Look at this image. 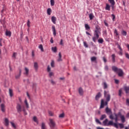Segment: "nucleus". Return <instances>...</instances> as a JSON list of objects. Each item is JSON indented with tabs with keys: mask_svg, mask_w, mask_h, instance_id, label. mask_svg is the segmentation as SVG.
I'll return each instance as SVG.
<instances>
[{
	"mask_svg": "<svg viewBox=\"0 0 129 129\" xmlns=\"http://www.w3.org/2000/svg\"><path fill=\"white\" fill-rule=\"evenodd\" d=\"M52 30L53 36H56V28H55V26L53 25L52 26Z\"/></svg>",
	"mask_w": 129,
	"mask_h": 129,
	"instance_id": "f8f14e48",
	"label": "nucleus"
},
{
	"mask_svg": "<svg viewBox=\"0 0 129 129\" xmlns=\"http://www.w3.org/2000/svg\"><path fill=\"white\" fill-rule=\"evenodd\" d=\"M104 95L105 98L106 99V101L104 102V100H103V99H101L100 108H103V107H104V105L107 106L109 101H110V94H109V91H104Z\"/></svg>",
	"mask_w": 129,
	"mask_h": 129,
	"instance_id": "f257e3e1",
	"label": "nucleus"
},
{
	"mask_svg": "<svg viewBox=\"0 0 129 129\" xmlns=\"http://www.w3.org/2000/svg\"><path fill=\"white\" fill-rule=\"evenodd\" d=\"M33 120L34 121H35V122H36L37 123H38V119H37V117L36 116L33 117Z\"/></svg>",
	"mask_w": 129,
	"mask_h": 129,
	"instance_id": "37998d69",
	"label": "nucleus"
},
{
	"mask_svg": "<svg viewBox=\"0 0 129 129\" xmlns=\"http://www.w3.org/2000/svg\"><path fill=\"white\" fill-rule=\"evenodd\" d=\"M118 54H119L120 56H122V50H120V51L118 52Z\"/></svg>",
	"mask_w": 129,
	"mask_h": 129,
	"instance_id": "4d7b16f0",
	"label": "nucleus"
},
{
	"mask_svg": "<svg viewBox=\"0 0 129 129\" xmlns=\"http://www.w3.org/2000/svg\"><path fill=\"white\" fill-rule=\"evenodd\" d=\"M114 34H115L116 37H119V34H118V32H117V30H116V29H114Z\"/></svg>",
	"mask_w": 129,
	"mask_h": 129,
	"instance_id": "4be33fe9",
	"label": "nucleus"
},
{
	"mask_svg": "<svg viewBox=\"0 0 129 129\" xmlns=\"http://www.w3.org/2000/svg\"><path fill=\"white\" fill-rule=\"evenodd\" d=\"M118 48L119 49L120 51H122V48H121V47H120L119 44H118Z\"/></svg>",
	"mask_w": 129,
	"mask_h": 129,
	"instance_id": "e2e57ef3",
	"label": "nucleus"
},
{
	"mask_svg": "<svg viewBox=\"0 0 129 129\" xmlns=\"http://www.w3.org/2000/svg\"><path fill=\"white\" fill-rule=\"evenodd\" d=\"M104 25L106 26V27H109L108 24L106 22V21L105 20L104 21Z\"/></svg>",
	"mask_w": 129,
	"mask_h": 129,
	"instance_id": "052dcab7",
	"label": "nucleus"
},
{
	"mask_svg": "<svg viewBox=\"0 0 129 129\" xmlns=\"http://www.w3.org/2000/svg\"><path fill=\"white\" fill-rule=\"evenodd\" d=\"M50 5L52 7L55 6V1L54 0H50Z\"/></svg>",
	"mask_w": 129,
	"mask_h": 129,
	"instance_id": "c9c22d12",
	"label": "nucleus"
},
{
	"mask_svg": "<svg viewBox=\"0 0 129 129\" xmlns=\"http://www.w3.org/2000/svg\"><path fill=\"white\" fill-rule=\"evenodd\" d=\"M108 2L111 4L112 9H113L114 5H115V2H114V0H108Z\"/></svg>",
	"mask_w": 129,
	"mask_h": 129,
	"instance_id": "0eeeda50",
	"label": "nucleus"
},
{
	"mask_svg": "<svg viewBox=\"0 0 129 129\" xmlns=\"http://www.w3.org/2000/svg\"><path fill=\"white\" fill-rule=\"evenodd\" d=\"M9 94L11 97H13L14 94L13 90H12V89H9Z\"/></svg>",
	"mask_w": 129,
	"mask_h": 129,
	"instance_id": "a211bd4d",
	"label": "nucleus"
},
{
	"mask_svg": "<svg viewBox=\"0 0 129 129\" xmlns=\"http://www.w3.org/2000/svg\"><path fill=\"white\" fill-rule=\"evenodd\" d=\"M121 35H122V36H126V35H127L126 31H124V30H122L121 31Z\"/></svg>",
	"mask_w": 129,
	"mask_h": 129,
	"instance_id": "a878e982",
	"label": "nucleus"
},
{
	"mask_svg": "<svg viewBox=\"0 0 129 129\" xmlns=\"http://www.w3.org/2000/svg\"><path fill=\"white\" fill-rule=\"evenodd\" d=\"M16 56H17V53L14 52V53L12 55L13 58H16Z\"/></svg>",
	"mask_w": 129,
	"mask_h": 129,
	"instance_id": "bf43d9fd",
	"label": "nucleus"
},
{
	"mask_svg": "<svg viewBox=\"0 0 129 129\" xmlns=\"http://www.w3.org/2000/svg\"><path fill=\"white\" fill-rule=\"evenodd\" d=\"M54 76V73L53 72H49V77H52V76Z\"/></svg>",
	"mask_w": 129,
	"mask_h": 129,
	"instance_id": "8fccbe9b",
	"label": "nucleus"
},
{
	"mask_svg": "<svg viewBox=\"0 0 129 129\" xmlns=\"http://www.w3.org/2000/svg\"><path fill=\"white\" fill-rule=\"evenodd\" d=\"M112 70H113L114 72H116V73H117L118 76H119L120 77H121V76H123V71H122V70L118 69L115 66H113L112 67Z\"/></svg>",
	"mask_w": 129,
	"mask_h": 129,
	"instance_id": "7ed1b4c3",
	"label": "nucleus"
},
{
	"mask_svg": "<svg viewBox=\"0 0 129 129\" xmlns=\"http://www.w3.org/2000/svg\"><path fill=\"white\" fill-rule=\"evenodd\" d=\"M105 70H106V71L108 70V66H106L105 67Z\"/></svg>",
	"mask_w": 129,
	"mask_h": 129,
	"instance_id": "774afa93",
	"label": "nucleus"
},
{
	"mask_svg": "<svg viewBox=\"0 0 129 129\" xmlns=\"http://www.w3.org/2000/svg\"><path fill=\"white\" fill-rule=\"evenodd\" d=\"M97 58L95 56H93L91 58V60L92 62H94L96 60Z\"/></svg>",
	"mask_w": 129,
	"mask_h": 129,
	"instance_id": "473e14b6",
	"label": "nucleus"
},
{
	"mask_svg": "<svg viewBox=\"0 0 129 129\" xmlns=\"http://www.w3.org/2000/svg\"><path fill=\"white\" fill-rule=\"evenodd\" d=\"M31 22H30V20H28L27 21V27H28V28H30L31 27Z\"/></svg>",
	"mask_w": 129,
	"mask_h": 129,
	"instance_id": "79ce46f5",
	"label": "nucleus"
},
{
	"mask_svg": "<svg viewBox=\"0 0 129 129\" xmlns=\"http://www.w3.org/2000/svg\"><path fill=\"white\" fill-rule=\"evenodd\" d=\"M51 50L53 53H57V47H52L51 48Z\"/></svg>",
	"mask_w": 129,
	"mask_h": 129,
	"instance_id": "6ab92c4d",
	"label": "nucleus"
},
{
	"mask_svg": "<svg viewBox=\"0 0 129 129\" xmlns=\"http://www.w3.org/2000/svg\"><path fill=\"white\" fill-rule=\"evenodd\" d=\"M100 27L98 25H97L95 27V30L94 32V37L92 38L93 42H96V40L99 38V35H100Z\"/></svg>",
	"mask_w": 129,
	"mask_h": 129,
	"instance_id": "f03ea898",
	"label": "nucleus"
},
{
	"mask_svg": "<svg viewBox=\"0 0 129 129\" xmlns=\"http://www.w3.org/2000/svg\"><path fill=\"white\" fill-rule=\"evenodd\" d=\"M21 73H22V71L20 70L19 74L17 76H16V79H19V78H20V77H21Z\"/></svg>",
	"mask_w": 129,
	"mask_h": 129,
	"instance_id": "c85d7f7f",
	"label": "nucleus"
},
{
	"mask_svg": "<svg viewBox=\"0 0 129 129\" xmlns=\"http://www.w3.org/2000/svg\"><path fill=\"white\" fill-rule=\"evenodd\" d=\"M24 103L26 106L27 108H29V103H28V101L27 100V99H26L24 101Z\"/></svg>",
	"mask_w": 129,
	"mask_h": 129,
	"instance_id": "5701e85b",
	"label": "nucleus"
},
{
	"mask_svg": "<svg viewBox=\"0 0 129 129\" xmlns=\"http://www.w3.org/2000/svg\"><path fill=\"white\" fill-rule=\"evenodd\" d=\"M105 117H106V115H102L100 118V120H103V119H104V118H105Z\"/></svg>",
	"mask_w": 129,
	"mask_h": 129,
	"instance_id": "a19ab883",
	"label": "nucleus"
},
{
	"mask_svg": "<svg viewBox=\"0 0 129 129\" xmlns=\"http://www.w3.org/2000/svg\"><path fill=\"white\" fill-rule=\"evenodd\" d=\"M48 114L49 115H50V116H53V112H52V111H48Z\"/></svg>",
	"mask_w": 129,
	"mask_h": 129,
	"instance_id": "3c124183",
	"label": "nucleus"
},
{
	"mask_svg": "<svg viewBox=\"0 0 129 129\" xmlns=\"http://www.w3.org/2000/svg\"><path fill=\"white\" fill-rule=\"evenodd\" d=\"M11 124L12 126H13V127H14V128H16V125L15 124V123H14L13 122H11Z\"/></svg>",
	"mask_w": 129,
	"mask_h": 129,
	"instance_id": "09e8293b",
	"label": "nucleus"
},
{
	"mask_svg": "<svg viewBox=\"0 0 129 129\" xmlns=\"http://www.w3.org/2000/svg\"><path fill=\"white\" fill-rule=\"evenodd\" d=\"M105 10H106V11H110V6H109V5L106 4Z\"/></svg>",
	"mask_w": 129,
	"mask_h": 129,
	"instance_id": "aec40b11",
	"label": "nucleus"
},
{
	"mask_svg": "<svg viewBox=\"0 0 129 129\" xmlns=\"http://www.w3.org/2000/svg\"><path fill=\"white\" fill-rule=\"evenodd\" d=\"M22 110L24 112L25 115H27V114H28V113L26 111V109H25V108H23Z\"/></svg>",
	"mask_w": 129,
	"mask_h": 129,
	"instance_id": "de8ad7c7",
	"label": "nucleus"
},
{
	"mask_svg": "<svg viewBox=\"0 0 129 129\" xmlns=\"http://www.w3.org/2000/svg\"><path fill=\"white\" fill-rule=\"evenodd\" d=\"M16 108L18 112H22V106L20 104H17Z\"/></svg>",
	"mask_w": 129,
	"mask_h": 129,
	"instance_id": "423d86ee",
	"label": "nucleus"
},
{
	"mask_svg": "<svg viewBox=\"0 0 129 129\" xmlns=\"http://www.w3.org/2000/svg\"><path fill=\"white\" fill-rule=\"evenodd\" d=\"M93 18H94V15H93V14H90L89 15L90 20H93Z\"/></svg>",
	"mask_w": 129,
	"mask_h": 129,
	"instance_id": "f704fd0d",
	"label": "nucleus"
},
{
	"mask_svg": "<svg viewBox=\"0 0 129 129\" xmlns=\"http://www.w3.org/2000/svg\"><path fill=\"white\" fill-rule=\"evenodd\" d=\"M114 126H115V127H116V128H118V125L116 123H114Z\"/></svg>",
	"mask_w": 129,
	"mask_h": 129,
	"instance_id": "13d9d810",
	"label": "nucleus"
},
{
	"mask_svg": "<svg viewBox=\"0 0 129 129\" xmlns=\"http://www.w3.org/2000/svg\"><path fill=\"white\" fill-rule=\"evenodd\" d=\"M96 122L99 123V124H101V122L99 121L98 119H96Z\"/></svg>",
	"mask_w": 129,
	"mask_h": 129,
	"instance_id": "603ef678",
	"label": "nucleus"
},
{
	"mask_svg": "<svg viewBox=\"0 0 129 129\" xmlns=\"http://www.w3.org/2000/svg\"><path fill=\"white\" fill-rule=\"evenodd\" d=\"M79 93L80 94V95H83V93H84V92H83V89H82V88H80L79 89Z\"/></svg>",
	"mask_w": 129,
	"mask_h": 129,
	"instance_id": "4468645a",
	"label": "nucleus"
},
{
	"mask_svg": "<svg viewBox=\"0 0 129 129\" xmlns=\"http://www.w3.org/2000/svg\"><path fill=\"white\" fill-rule=\"evenodd\" d=\"M122 93V90L121 89L119 90V93H118L119 96H121Z\"/></svg>",
	"mask_w": 129,
	"mask_h": 129,
	"instance_id": "49530a36",
	"label": "nucleus"
},
{
	"mask_svg": "<svg viewBox=\"0 0 129 129\" xmlns=\"http://www.w3.org/2000/svg\"><path fill=\"white\" fill-rule=\"evenodd\" d=\"M85 27L86 30H90V26L87 24H85Z\"/></svg>",
	"mask_w": 129,
	"mask_h": 129,
	"instance_id": "cd10ccee",
	"label": "nucleus"
},
{
	"mask_svg": "<svg viewBox=\"0 0 129 129\" xmlns=\"http://www.w3.org/2000/svg\"><path fill=\"white\" fill-rule=\"evenodd\" d=\"M118 125H119L120 128H123L124 127V125L122 123H119Z\"/></svg>",
	"mask_w": 129,
	"mask_h": 129,
	"instance_id": "c03bdc74",
	"label": "nucleus"
},
{
	"mask_svg": "<svg viewBox=\"0 0 129 129\" xmlns=\"http://www.w3.org/2000/svg\"><path fill=\"white\" fill-rule=\"evenodd\" d=\"M124 90L125 91L126 93H129V86H124Z\"/></svg>",
	"mask_w": 129,
	"mask_h": 129,
	"instance_id": "dca6fc26",
	"label": "nucleus"
},
{
	"mask_svg": "<svg viewBox=\"0 0 129 129\" xmlns=\"http://www.w3.org/2000/svg\"><path fill=\"white\" fill-rule=\"evenodd\" d=\"M115 83H116V84H118V83H119V81H118V80H115Z\"/></svg>",
	"mask_w": 129,
	"mask_h": 129,
	"instance_id": "69168bd1",
	"label": "nucleus"
},
{
	"mask_svg": "<svg viewBox=\"0 0 129 129\" xmlns=\"http://www.w3.org/2000/svg\"><path fill=\"white\" fill-rule=\"evenodd\" d=\"M84 46L85 47V48H88V44H87V42L86 41H84Z\"/></svg>",
	"mask_w": 129,
	"mask_h": 129,
	"instance_id": "58836bf2",
	"label": "nucleus"
},
{
	"mask_svg": "<svg viewBox=\"0 0 129 129\" xmlns=\"http://www.w3.org/2000/svg\"><path fill=\"white\" fill-rule=\"evenodd\" d=\"M108 119H105V120L103 121V124L104 126H108Z\"/></svg>",
	"mask_w": 129,
	"mask_h": 129,
	"instance_id": "9d476101",
	"label": "nucleus"
},
{
	"mask_svg": "<svg viewBox=\"0 0 129 129\" xmlns=\"http://www.w3.org/2000/svg\"><path fill=\"white\" fill-rule=\"evenodd\" d=\"M111 16L112 17V20L114 21V19H115V16L114 15V14H112Z\"/></svg>",
	"mask_w": 129,
	"mask_h": 129,
	"instance_id": "680f3d73",
	"label": "nucleus"
},
{
	"mask_svg": "<svg viewBox=\"0 0 129 129\" xmlns=\"http://www.w3.org/2000/svg\"><path fill=\"white\" fill-rule=\"evenodd\" d=\"M112 57V61L113 63H115V54H113L111 55Z\"/></svg>",
	"mask_w": 129,
	"mask_h": 129,
	"instance_id": "f3484780",
	"label": "nucleus"
},
{
	"mask_svg": "<svg viewBox=\"0 0 129 129\" xmlns=\"http://www.w3.org/2000/svg\"><path fill=\"white\" fill-rule=\"evenodd\" d=\"M118 116L120 117L121 120L122 122H125V118L124 117V115H122L121 113L120 112H118V113L115 114V121H117L118 120Z\"/></svg>",
	"mask_w": 129,
	"mask_h": 129,
	"instance_id": "20e7f679",
	"label": "nucleus"
},
{
	"mask_svg": "<svg viewBox=\"0 0 129 129\" xmlns=\"http://www.w3.org/2000/svg\"><path fill=\"white\" fill-rule=\"evenodd\" d=\"M5 125H6V126H8L9 125V119L7 118H5Z\"/></svg>",
	"mask_w": 129,
	"mask_h": 129,
	"instance_id": "bb28decb",
	"label": "nucleus"
},
{
	"mask_svg": "<svg viewBox=\"0 0 129 129\" xmlns=\"http://www.w3.org/2000/svg\"><path fill=\"white\" fill-rule=\"evenodd\" d=\"M49 125L51 128H54L55 126H56V123L55 122V121H54V119H49Z\"/></svg>",
	"mask_w": 129,
	"mask_h": 129,
	"instance_id": "39448f33",
	"label": "nucleus"
},
{
	"mask_svg": "<svg viewBox=\"0 0 129 129\" xmlns=\"http://www.w3.org/2000/svg\"><path fill=\"white\" fill-rule=\"evenodd\" d=\"M38 62H35L34 63V68H35V70H37L38 69Z\"/></svg>",
	"mask_w": 129,
	"mask_h": 129,
	"instance_id": "b1692460",
	"label": "nucleus"
},
{
	"mask_svg": "<svg viewBox=\"0 0 129 129\" xmlns=\"http://www.w3.org/2000/svg\"><path fill=\"white\" fill-rule=\"evenodd\" d=\"M50 82H51V84H52L53 85H54V84H56V83H55V82L54 81H53V80H51L50 81Z\"/></svg>",
	"mask_w": 129,
	"mask_h": 129,
	"instance_id": "0e129e2a",
	"label": "nucleus"
},
{
	"mask_svg": "<svg viewBox=\"0 0 129 129\" xmlns=\"http://www.w3.org/2000/svg\"><path fill=\"white\" fill-rule=\"evenodd\" d=\"M126 104L127 105V106H129V99H126Z\"/></svg>",
	"mask_w": 129,
	"mask_h": 129,
	"instance_id": "864d4df0",
	"label": "nucleus"
},
{
	"mask_svg": "<svg viewBox=\"0 0 129 129\" xmlns=\"http://www.w3.org/2000/svg\"><path fill=\"white\" fill-rule=\"evenodd\" d=\"M41 129H46V125L45 124V123H44V122H42L41 124Z\"/></svg>",
	"mask_w": 129,
	"mask_h": 129,
	"instance_id": "c756f323",
	"label": "nucleus"
},
{
	"mask_svg": "<svg viewBox=\"0 0 129 129\" xmlns=\"http://www.w3.org/2000/svg\"><path fill=\"white\" fill-rule=\"evenodd\" d=\"M106 113H110L111 112V110L108 108V107H107L105 109Z\"/></svg>",
	"mask_w": 129,
	"mask_h": 129,
	"instance_id": "393cba45",
	"label": "nucleus"
},
{
	"mask_svg": "<svg viewBox=\"0 0 129 129\" xmlns=\"http://www.w3.org/2000/svg\"><path fill=\"white\" fill-rule=\"evenodd\" d=\"M98 43H99V44H102V43H103V38H100L98 40Z\"/></svg>",
	"mask_w": 129,
	"mask_h": 129,
	"instance_id": "72a5a7b5",
	"label": "nucleus"
},
{
	"mask_svg": "<svg viewBox=\"0 0 129 129\" xmlns=\"http://www.w3.org/2000/svg\"><path fill=\"white\" fill-rule=\"evenodd\" d=\"M122 5L124 7H125V1H122Z\"/></svg>",
	"mask_w": 129,
	"mask_h": 129,
	"instance_id": "338daca9",
	"label": "nucleus"
},
{
	"mask_svg": "<svg viewBox=\"0 0 129 129\" xmlns=\"http://www.w3.org/2000/svg\"><path fill=\"white\" fill-rule=\"evenodd\" d=\"M25 73H24V75H26V76H28L29 75V69L27 68H25Z\"/></svg>",
	"mask_w": 129,
	"mask_h": 129,
	"instance_id": "2eb2a0df",
	"label": "nucleus"
},
{
	"mask_svg": "<svg viewBox=\"0 0 129 129\" xmlns=\"http://www.w3.org/2000/svg\"><path fill=\"white\" fill-rule=\"evenodd\" d=\"M103 85H104V89H106L108 87L107 84L106 82H104Z\"/></svg>",
	"mask_w": 129,
	"mask_h": 129,
	"instance_id": "e433bc0d",
	"label": "nucleus"
},
{
	"mask_svg": "<svg viewBox=\"0 0 129 129\" xmlns=\"http://www.w3.org/2000/svg\"><path fill=\"white\" fill-rule=\"evenodd\" d=\"M100 97H101V93H100V92H99L95 97L96 100H98L99 98H100Z\"/></svg>",
	"mask_w": 129,
	"mask_h": 129,
	"instance_id": "9b49d317",
	"label": "nucleus"
},
{
	"mask_svg": "<svg viewBox=\"0 0 129 129\" xmlns=\"http://www.w3.org/2000/svg\"><path fill=\"white\" fill-rule=\"evenodd\" d=\"M38 48L39 49H40L41 52H44V48H43V45L42 44H40Z\"/></svg>",
	"mask_w": 129,
	"mask_h": 129,
	"instance_id": "7c9ffc66",
	"label": "nucleus"
},
{
	"mask_svg": "<svg viewBox=\"0 0 129 129\" xmlns=\"http://www.w3.org/2000/svg\"><path fill=\"white\" fill-rule=\"evenodd\" d=\"M1 108L3 112H5V111H6V106H5V104H2L1 105Z\"/></svg>",
	"mask_w": 129,
	"mask_h": 129,
	"instance_id": "1a4fd4ad",
	"label": "nucleus"
},
{
	"mask_svg": "<svg viewBox=\"0 0 129 129\" xmlns=\"http://www.w3.org/2000/svg\"><path fill=\"white\" fill-rule=\"evenodd\" d=\"M6 36H8V37H11V36H12V32H11V31H6Z\"/></svg>",
	"mask_w": 129,
	"mask_h": 129,
	"instance_id": "412c9836",
	"label": "nucleus"
},
{
	"mask_svg": "<svg viewBox=\"0 0 129 129\" xmlns=\"http://www.w3.org/2000/svg\"><path fill=\"white\" fill-rule=\"evenodd\" d=\"M64 113H62L61 114H60L59 115V117L60 118H63V117H64Z\"/></svg>",
	"mask_w": 129,
	"mask_h": 129,
	"instance_id": "a18cd8bd",
	"label": "nucleus"
},
{
	"mask_svg": "<svg viewBox=\"0 0 129 129\" xmlns=\"http://www.w3.org/2000/svg\"><path fill=\"white\" fill-rule=\"evenodd\" d=\"M109 125H113V122L112 121H109L108 123V126Z\"/></svg>",
	"mask_w": 129,
	"mask_h": 129,
	"instance_id": "ea45409f",
	"label": "nucleus"
},
{
	"mask_svg": "<svg viewBox=\"0 0 129 129\" xmlns=\"http://www.w3.org/2000/svg\"><path fill=\"white\" fill-rule=\"evenodd\" d=\"M125 56L129 60V54L127 53H125Z\"/></svg>",
	"mask_w": 129,
	"mask_h": 129,
	"instance_id": "5fc2aeb1",
	"label": "nucleus"
},
{
	"mask_svg": "<svg viewBox=\"0 0 129 129\" xmlns=\"http://www.w3.org/2000/svg\"><path fill=\"white\" fill-rule=\"evenodd\" d=\"M50 65L51 66V67L53 68L55 67V62L54 61V60H52L51 62L50 63Z\"/></svg>",
	"mask_w": 129,
	"mask_h": 129,
	"instance_id": "4c0bfd02",
	"label": "nucleus"
},
{
	"mask_svg": "<svg viewBox=\"0 0 129 129\" xmlns=\"http://www.w3.org/2000/svg\"><path fill=\"white\" fill-rule=\"evenodd\" d=\"M62 54H61V52H59L58 53V58L57 59V62H61V61H62Z\"/></svg>",
	"mask_w": 129,
	"mask_h": 129,
	"instance_id": "6e6552de",
	"label": "nucleus"
},
{
	"mask_svg": "<svg viewBox=\"0 0 129 129\" xmlns=\"http://www.w3.org/2000/svg\"><path fill=\"white\" fill-rule=\"evenodd\" d=\"M51 8H48L47 10V13L48 16H50L51 15Z\"/></svg>",
	"mask_w": 129,
	"mask_h": 129,
	"instance_id": "2f4dec72",
	"label": "nucleus"
},
{
	"mask_svg": "<svg viewBox=\"0 0 129 129\" xmlns=\"http://www.w3.org/2000/svg\"><path fill=\"white\" fill-rule=\"evenodd\" d=\"M51 71V68H50V66H47V72H50Z\"/></svg>",
	"mask_w": 129,
	"mask_h": 129,
	"instance_id": "6e6d98bb",
	"label": "nucleus"
},
{
	"mask_svg": "<svg viewBox=\"0 0 129 129\" xmlns=\"http://www.w3.org/2000/svg\"><path fill=\"white\" fill-rule=\"evenodd\" d=\"M56 21H57V18L55 16H52L51 17V21L53 24H56Z\"/></svg>",
	"mask_w": 129,
	"mask_h": 129,
	"instance_id": "ddd939ff",
	"label": "nucleus"
}]
</instances>
